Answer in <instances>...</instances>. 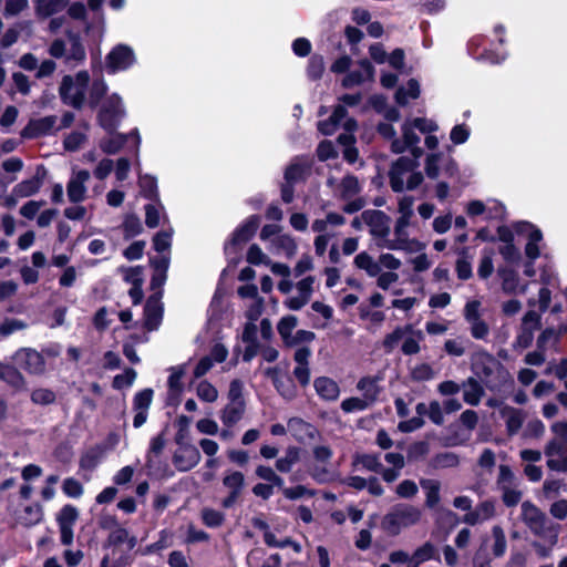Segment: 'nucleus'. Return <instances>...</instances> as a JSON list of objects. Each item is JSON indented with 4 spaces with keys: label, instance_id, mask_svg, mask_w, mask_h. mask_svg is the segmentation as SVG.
<instances>
[{
    "label": "nucleus",
    "instance_id": "5",
    "mask_svg": "<svg viewBox=\"0 0 567 567\" xmlns=\"http://www.w3.org/2000/svg\"><path fill=\"white\" fill-rule=\"evenodd\" d=\"M261 217L259 215H250L231 233L228 240L224 244V254L237 252L236 247L243 248L256 235L260 226Z\"/></svg>",
    "mask_w": 567,
    "mask_h": 567
},
{
    "label": "nucleus",
    "instance_id": "34",
    "mask_svg": "<svg viewBox=\"0 0 567 567\" xmlns=\"http://www.w3.org/2000/svg\"><path fill=\"white\" fill-rule=\"evenodd\" d=\"M79 515V509L74 505L65 504L56 514L58 526L74 527Z\"/></svg>",
    "mask_w": 567,
    "mask_h": 567
},
{
    "label": "nucleus",
    "instance_id": "3",
    "mask_svg": "<svg viewBox=\"0 0 567 567\" xmlns=\"http://www.w3.org/2000/svg\"><path fill=\"white\" fill-rule=\"evenodd\" d=\"M90 83V74L87 71H80L75 79L65 75L60 85V96L62 101L74 109L80 110L85 101V93Z\"/></svg>",
    "mask_w": 567,
    "mask_h": 567
},
{
    "label": "nucleus",
    "instance_id": "28",
    "mask_svg": "<svg viewBox=\"0 0 567 567\" xmlns=\"http://www.w3.org/2000/svg\"><path fill=\"white\" fill-rule=\"evenodd\" d=\"M300 460V447L289 446L286 450V455L276 461L275 467L280 473H289L292 466Z\"/></svg>",
    "mask_w": 567,
    "mask_h": 567
},
{
    "label": "nucleus",
    "instance_id": "46",
    "mask_svg": "<svg viewBox=\"0 0 567 567\" xmlns=\"http://www.w3.org/2000/svg\"><path fill=\"white\" fill-rule=\"evenodd\" d=\"M516 485V477L513 473L509 465L501 464L499 473L496 481L497 489H502L504 487H512Z\"/></svg>",
    "mask_w": 567,
    "mask_h": 567
},
{
    "label": "nucleus",
    "instance_id": "4",
    "mask_svg": "<svg viewBox=\"0 0 567 567\" xmlns=\"http://www.w3.org/2000/svg\"><path fill=\"white\" fill-rule=\"evenodd\" d=\"M124 116L122 99L114 93L101 106L97 113V123L107 134H114Z\"/></svg>",
    "mask_w": 567,
    "mask_h": 567
},
{
    "label": "nucleus",
    "instance_id": "42",
    "mask_svg": "<svg viewBox=\"0 0 567 567\" xmlns=\"http://www.w3.org/2000/svg\"><path fill=\"white\" fill-rule=\"evenodd\" d=\"M421 486L427 489L425 505L430 508H433L440 502V483L430 480L421 481Z\"/></svg>",
    "mask_w": 567,
    "mask_h": 567
},
{
    "label": "nucleus",
    "instance_id": "52",
    "mask_svg": "<svg viewBox=\"0 0 567 567\" xmlns=\"http://www.w3.org/2000/svg\"><path fill=\"white\" fill-rule=\"evenodd\" d=\"M355 463L362 464L364 468L374 473H380L382 471V464L375 454H358L354 458V464Z\"/></svg>",
    "mask_w": 567,
    "mask_h": 567
},
{
    "label": "nucleus",
    "instance_id": "56",
    "mask_svg": "<svg viewBox=\"0 0 567 567\" xmlns=\"http://www.w3.org/2000/svg\"><path fill=\"white\" fill-rule=\"evenodd\" d=\"M358 389L364 392V398L373 402L378 395L375 380L370 377H363L358 382Z\"/></svg>",
    "mask_w": 567,
    "mask_h": 567
},
{
    "label": "nucleus",
    "instance_id": "1",
    "mask_svg": "<svg viewBox=\"0 0 567 567\" xmlns=\"http://www.w3.org/2000/svg\"><path fill=\"white\" fill-rule=\"evenodd\" d=\"M421 511L410 504L399 503L382 517L380 527L390 537H396L402 529L416 525L421 519Z\"/></svg>",
    "mask_w": 567,
    "mask_h": 567
},
{
    "label": "nucleus",
    "instance_id": "12",
    "mask_svg": "<svg viewBox=\"0 0 567 567\" xmlns=\"http://www.w3.org/2000/svg\"><path fill=\"white\" fill-rule=\"evenodd\" d=\"M265 375L271 380L272 385L282 398L291 400L297 395L293 379L288 374H282L278 367L267 368Z\"/></svg>",
    "mask_w": 567,
    "mask_h": 567
},
{
    "label": "nucleus",
    "instance_id": "21",
    "mask_svg": "<svg viewBox=\"0 0 567 567\" xmlns=\"http://www.w3.org/2000/svg\"><path fill=\"white\" fill-rule=\"evenodd\" d=\"M466 388L463 393V400L465 403L476 406L480 404L482 396L484 395V388L473 377H470L464 383Z\"/></svg>",
    "mask_w": 567,
    "mask_h": 567
},
{
    "label": "nucleus",
    "instance_id": "23",
    "mask_svg": "<svg viewBox=\"0 0 567 567\" xmlns=\"http://www.w3.org/2000/svg\"><path fill=\"white\" fill-rule=\"evenodd\" d=\"M140 194L142 197L158 203L159 202V193L157 186L156 177L152 175L141 176L138 179Z\"/></svg>",
    "mask_w": 567,
    "mask_h": 567
},
{
    "label": "nucleus",
    "instance_id": "47",
    "mask_svg": "<svg viewBox=\"0 0 567 567\" xmlns=\"http://www.w3.org/2000/svg\"><path fill=\"white\" fill-rule=\"evenodd\" d=\"M316 154L320 162H327L338 157V152L330 140L321 141L317 146Z\"/></svg>",
    "mask_w": 567,
    "mask_h": 567
},
{
    "label": "nucleus",
    "instance_id": "7",
    "mask_svg": "<svg viewBox=\"0 0 567 567\" xmlns=\"http://www.w3.org/2000/svg\"><path fill=\"white\" fill-rule=\"evenodd\" d=\"M542 328V317L535 310H528L523 319L514 348L527 349L533 344L534 332Z\"/></svg>",
    "mask_w": 567,
    "mask_h": 567
},
{
    "label": "nucleus",
    "instance_id": "64",
    "mask_svg": "<svg viewBox=\"0 0 567 567\" xmlns=\"http://www.w3.org/2000/svg\"><path fill=\"white\" fill-rule=\"evenodd\" d=\"M305 168L301 164L295 163L286 167L284 178L286 183L295 184L303 178Z\"/></svg>",
    "mask_w": 567,
    "mask_h": 567
},
{
    "label": "nucleus",
    "instance_id": "61",
    "mask_svg": "<svg viewBox=\"0 0 567 567\" xmlns=\"http://www.w3.org/2000/svg\"><path fill=\"white\" fill-rule=\"evenodd\" d=\"M499 254L504 258L505 261L509 264H517L522 259V255L519 249L515 246L514 243L503 245L498 248Z\"/></svg>",
    "mask_w": 567,
    "mask_h": 567
},
{
    "label": "nucleus",
    "instance_id": "48",
    "mask_svg": "<svg viewBox=\"0 0 567 567\" xmlns=\"http://www.w3.org/2000/svg\"><path fill=\"white\" fill-rule=\"evenodd\" d=\"M246 260L254 266H259L262 264L268 266L271 262L257 244H252L248 248Z\"/></svg>",
    "mask_w": 567,
    "mask_h": 567
},
{
    "label": "nucleus",
    "instance_id": "9",
    "mask_svg": "<svg viewBox=\"0 0 567 567\" xmlns=\"http://www.w3.org/2000/svg\"><path fill=\"white\" fill-rule=\"evenodd\" d=\"M223 485L228 489V494L223 498L221 506L228 509L231 508L243 495L245 475L239 471H231L223 477Z\"/></svg>",
    "mask_w": 567,
    "mask_h": 567
},
{
    "label": "nucleus",
    "instance_id": "2",
    "mask_svg": "<svg viewBox=\"0 0 567 567\" xmlns=\"http://www.w3.org/2000/svg\"><path fill=\"white\" fill-rule=\"evenodd\" d=\"M32 495L33 486L28 483H22L18 493L10 499V506L16 523L24 527H32L35 524V502L32 499Z\"/></svg>",
    "mask_w": 567,
    "mask_h": 567
},
{
    "label": "nucleus",
    "instance_id": "8",
    "mask_svg": "<svg viewBox=\"0 0 567 567\" xmlns=\"http://www.w3.org/2000/svg\"><path fill=\"white\" fill-rule=\"evenodd\" d=\"M163 291H155L148 296L145 301L143 316H144V328L147 331H155L159 328L163 316L164 305L162 303Z\"/></svg>",
    "mask_w": 567,
    "mask_h": 567
},
{
    "label": "nucleus",
    "instance_id": "45",
    "mask_svg": "<svg viewBox=\"0 0 567 567\" xmlns=\"http://www.w3.org/2000/svg\"><path fill=\"white\" fill-rule=\"evenodd\" d=\"M492 535L494 537L493 555L495 557H502L506 551V537L504 529L499 525H495L492 528Z\"/></svg>",
    "mask_w": 567,
    "mask_h": 567
},
{
    "label": "nucleus",
    "instance_id": "41",
    "mask_svg": "<svg viewBox=\"0 0 567 567\" xmlns=\"http://www.w3.org/2000/svg\"><path fill=\"white\" fill-rule=\"evenodd\" d=\"M543 240L542 230H533L529 239L525 245V255L529 260H536L540 256L539 241Z\"/></svg>",
    "mask_w": 567,
    "mask_h": 567
},
{
    "label": "nucleus",
    "instance_id": "20",
    "mask_svg": "<svg viewBox=\"0 0 567 567\" xmlns=\"http://www.w3.org/2000/svg\"><path fill=\"white\" fill-rule=\"evenodd\" d=\"M13 361L17 369H21L30 374L35 371V351L30 348H23L16 352Z\"/></svg>",
    "mask_w": 567,
    "mask_h": 567
},
{
    "label": "nucleus",
    "instance_id": "55",
    "mask_svg": "<svg viewBox=\"0 0 567 567\" xmlns=\"http://www.w3.org/2000/svg\"><path fill=\"white\" fill-rule=\"evenodd\" d=\"M442 158V153H431L425 159V174L431 179H436L440 174L439 162Z\"/></svg>",
    "mask_w": 567,
    "mask_h": 567
},
{
    "label": "nucleus",
    "instance_id": "27",
    "mask_svg": "<svg viewBox=\"0 0 567 567\" xmlns=\"http://www.w3.org/2000/svg\"><path fill=\"white\" fill-rule=\"evenodd\" d=\"M498 276L502 279V289L505 293H515L519 284V277L515 269L503 267L498 268Z\"/></svg>",
    "mask_w": 567,
    "mask_h": 567
},
{
    "label": "nucleus",
    "instance_id": "49",
    "mask_svg": "<svg viewBox=\"0 0 567 567\" xmlns=\"http://www.w3.org/2000/svg\"><path fill=\"white\" fill-rule=\"evenodd\" d=\"M197 395L204 402H214L217 400V389L207 380H203L197 385Z\"/></svg>",
    "mask_w": 567,
    "mask_h": 567
},
{
    "label": "nucleus",
    "instance_id": "13",
    "mask_svg": "<svg viewBox=\"0 0 567 567\" xmlns=\"http://www.w3.org/2000/svg\"><path fill=\"white\" fill-rule=\"evenodd\" d=\"M178 446L179 451L174 453L173 463L179 472L190 471L200 461L199 450L189 442Z\"/></svg>",
    "mask_w": 567,
    "mask_h": 567
},
{
    "label": "nucleus",
    "instance_id": "44",
    "mask_svg": "<svg viewBox=\"0 0 567 567\" xmlns=\"http://www.w3.org/2000/svg\"><path fill=\"white\" fill-rule=\"evenodd\" d=\"M154 396V391L151 388H145L135 393L133 398V410L148 411Z\"/></svg>",
    "mask_w": 567,
    "mask_h": 567
},
{
    "label": "nucleus",
    "instance_id": "6",
    "mask_svg": "<svg viewBox=\"0 0 567 567\" xmlns=\"http://www.w3.org/2000/svg\"><path fill=\"white\" fill-rule=\"evenodd\" d=\"M135 62L134 51L126 44L115 45L105 56V65L109 74H115L131 68Z\"/></svg>",
    "mask_w": 567,
    "mask_h": 567
},
{
    "label": "nucleus",
    "instance_id": "58",
    "mask_svg": "<svg viewBox=\"0 0 567 567\" xmlns=\"http://www.w3.org/2000/svg\"><path fill=\"white\" fill-rule=\"evenodd\" d=\"M24 328H27V323L22 320L7 318L0 323V334L2 337H8L16 331L23 330Z\"/></svg>",
    "mask_w": 567,
    "mask_h": 567
},
{
    "label": "nucleus",
    "instance_id": "40",
    "mask_svg": "<svg viewBox=\"0 0 567 567\" xmlns=\"http://www.w3.org/2000/svg\"><path fill=\"white\" fill-rule=\"evenodd\" d=\"M127 529L123 526H118L115 529L111 530L107 535L106 539L102 544L103 549L116 548L120 545L125 543L127 539Z\"/></svg>",
    "mask_w": 567,
    "mask_h": 567
},
{
    "label": "nucleus",
    "instance_id": "59",
    "mask_svg": "<svg viewBox=\"0 0 567 567\" xmlns=\"http://www.w3.org/2000/svg\"><path fill=\"white\" fill-rule=\"evenodd\" d=\"M430 451V445L426 441H417L412 443L408 449V460L415 461L425 456Z\"/></svg>",
    "mask_w": 567,
    "mask_h": 567
},
{
    "label": "nucleus",
    "instance_id": "16",
    "mask_svg": "<svg viewBox=\"0 0 567 567\" xmlns=\"http://www.w3.org/2000/svg\"><path fill=\"white\" fill-rule=\"evenodd\" d=\"M502 417H506V431L508 435H515L522 427L524 415L520 410L509 405H504L499 410Z\"/></svg>",
    "mask_w": 567,
    "mask_h": 567
},
{
    "label": "nucleus",
    "instance_id": "51",
    "mask_svg": "<svg viewBox=\"0 0 567 567\" xmlns=\"http://www.w3.org/2000/svg\"><path fill=\"white\" fill-rule=\"evenodd\" d=\"M58 117L55 115H49L38 118V136L50 135L58 132Z\"/></svg>",
    "mask_w": 567,
    "mask_h": 567
},
{
    "label": "nucleus",
    "instance_id": "33",
    "mask_svg": "<svg viewBox=\"0 0 567 567\" xmlns=\"http://www.w3.org/2000/svg\"><path fill=\"white\" fill-rule=\"evenodd\" d=\"M107 85L103 79L93 80L89 92V106L94 110L106 95Z\"/></svg>",
    "mask_w": 567,
    "mask_h": 567
},
{
    "label": "nucleus",
    "instance_id": "53",
    "mask_svg": "<svg viewBox=\"0 0 567 567\" xmlns=\"http://www.w3.org/2000/svg\"><path fill=\"white\" fill-rule=\"evenodd\" d=\"M62 491L68 497L79 498L83 495L84 488L76 478L68 477L63 481Z\"/></svg>",
    "mask_w": 567,
    "mask_h": 567
},
{
    "label": "nucleus",
    "instance_id": "26",
    "mask_svg": "<svg viewBox=\"0 0 567 567\" xmlns=\"http://www.w3.org/2000/svg\"><path fill=\"white\" fill-rule=\"evenodd\" d=\"M110 138L102 140L100 148L107 155H114L118 153L127 142V135L115 131L114 134H110Z\"/></svg>",
    "mask_w": 567,
    "mask_h": 567
},
{
    "label": "nucleus",
    "instance_id": "15",
    "mask_svg": "<svg viewBox=\"0 0 567 567\" xmlns=\"http://www.w3.org/2000/svg\"><path fill=\"white\" fill-rule=\"evenodd\" d=\"M313 386L317 394L326 401H336L339 398L340 389L338 383L328 377L317 378Z\"/></svg>",
    "mask_w": 567,
    "mask_h": 567
},
{
    "label": "nucleus",
    "instance_id": "18",
    "mask_svg": "<svg viewBox=\"0 0 567 567\" xmlns=\"http://www.w3.org/2000/svg\"><path fill=\"white\" fill-rule=\"evenodd\" d=\"M68 39L70 42V49L65 55V60L68 62L69 61H74L76 63L83 62L86 58V52H85V48L82 43L80 33L69 31Z\"/></svg>",
    "mask_w": 567,
    "mask_h": 567
},
{
    "label": "nucleus",
    "instance_id": "32",
    "mask_svg": "<svg viewBox=\"0 0 567 567\" xmlns=\"http://www.w3.org/2000/svg\"><path fill=\"white\" fill-rule=\"evenodd\" d=\"M122 229L126 240L141 235L143 226L140 217L134 213L127 214L123 220Z\"/></svg>",
    "mask_w": 567,
    "mask_h": 567
},
{
    "label": "nucleus",
    "instance_id": "22",
    "mask_svg": "<svg viewBox=\"0 0 567 567\" xmlns=\"http://www.w3.org/2000/svg\"><path fill=\"white\" fill-rule=\"evenodd\" d=\"M460 457L454 452H441L433 455L429 462L432 470L453 468L458 466Z\"/></svg>",
    "mask_w": 567,
    "mask_h": 567
},
{
    "label": "nucleus",
    "instance_id": "14",
    "mask_svg": "<svg viewBox=\"0 0 567 567\" xmlns=\"http://www.w3.org/2000/svg\"><path fill=\"white\" fill-rule=\"evenodd\" d=\"M90 178L87 169H80L75 176L72 177L66 185V194L71 203L78 204L85 198L86 187L85 182Z\"/></svg>",
    "mask_w": 567,
    "mask_h": 567
},
{
    "label": "nucleus",
    "instance_id": "10",
    "mask_svg": "<svg viewBox=\"0 0 567 567\" xmlns=\"http://www.w3.org/2000/svg\"><path fill=\"white\" fill-rule=\"evenodd\" d=\"M522 519L534 535L545 536L546 515L530 501L522 504Z\"/></svg>",
    "mask_w": 567,
    "mask_h": 567
},
{
    "label": "nucleus",
    "instance_id": "17",
    "mask_svg": "<svg viewBox=\"0 0 567 567\" xmlns=\"http://www.w3.org/2000/svg\"><path fill=\"white\" fill-rule=\"evenodd\" d=\"M35 193V179H27L16 185L11 194L6 198V205L13 207L17 203L25 197L32 196Z\"/></svg>",
    "mask_w": 567,
    "mask_h": 567
},
{
    "label": "nucleus",
    "instance_id": "11",
    "mask_svg": "<svg viewBox=\"0 0 567 567\" xmlns=\"http://www.w3.org/2000/svg\"><path fill=\"white\" fill-rule=\"evenodd\" d=\"M363 221L370 227V234L377 238H386L390 234V217L379 209H368L361 214Z\"/></svg>",
    "mask_w": 567,
    "mask_h": 567
},
{
    "label": "nucleus",
    "instance_id": "50",
    "mask_svg": "<svg viewBox=\"0 0 567 567\" xmlns=\"http://www.w3.org/2000/svg\"><path fill=\"white\" fill-rule=\"evenodd\" d=\"M136 378V371L133 368H126L123 373L116 374L112 381L115 390L131 386Z\"/></svg>",
    "mask_w": 567,
    "mask_h": 567
},
{
    "label": "nucleus",
    "instance_id": "24",
    "mask_svg": "<svg viewBox=\"0 0 567 567\" xmlns=\"http://www.w3.org/2000/svg\"><path fill=\"white\" fill-rule=\"evenodd\" d=\"M406 333H414L413 326L410 323L404 327L399 326L391 333H388L382 341L384 352L391 353Z\"/></svg>",
    "mask_w": 567,
    "mask_h": 567
},
{
    "label": "nucleus",
    "instance_id": "29",
    "mask_svg": "<svg viewBox=\"0 0 567 567\" xmlns=\"http://www.w3.org/2000/svg\"><path fill=\"white\" fill-rule=\"evenodd\" d=\"M165 444H166L165 431H162L156 436L151 439L150 447L147 450L146 457H145L146 458L145 466L148 470H152L154 467L153 457L162 454V452L165 447Z\"/></svg>",
    "mask_w": 567,
    "mask_h": 567
},
{
    "label": "nucleus",
    "instance_id": "19",
    "mask_svg": "<svg viewBox=\"0 0 567 567\" xmlns=\"http://www.w3.org/2000/svg\"><path fill=\"white\" fill-rule=\"evenodd\" d=\"M429 560H441L435 546L431 542L424 543L414 550L411 557V566L409 567H419L421 564Z\"/></svg>",
    "mask_w": 567,
    "mask_h": 567
},
{
    "label": "nucleus",
    "instance_id": "36",
    "mask_svg": "<svg viewBox=\"0 0 567 567\" xmlns=\"http://www.w3.org/2000/svg\"><path fill=\"white\" fill-rule=\"evenodd\" d=\"M467 254H468L467 247H463L458 250V255L461 257L456 260L455 270H456L457 278L460 280H468L473 276L472 265L466 259Z\"/></svg>",
    "mask_w": 567,
    "mask_h": 567
},
{
    "label": "nucleus",
    "instance_id": "62",
    "mask_svg": "<svg viewBox=\"0 0 567 567\" xmlns=\"http://www.w3.org/2000/svg\"><path fill=\"white\" fill-rule=\"evenodd\" d=\"M369 406V403L360 398L351 396L344 399L341 403V409L344 413H351L354 411H363Z\"/></svg>",
    "mask_w": 567,
    "mask_h": 567
},
{
    "label": "nucleus",
    "instance_id": "30",
    "mask_svg": "<svg viewBox=\"0 0 567 567\" xmlns=\"http://www.w3.org/2000/svg\"><path fill=\"white\" fill-rule=\"evenodd\" d=\"M0 381H3L17 389L23 385V378L19 370L2 362H0Z\"/></svg>",
    "mask_w": 567,
    "mask_h": 567
},
{
    "label": "nucleus",
    "instance_id": "38",
    "mask_svg": "<svg viewBox=\"0 0 567 567\" xmlns=\"http://www.w3.org/2000/svg\"><path fill=\"white\" fill-rule=\"evenodd\" d=\"M416 167H419L417 161L411 159V157L408 156H400L392 163L389 173L403 176L405 173L412 172Z\"/></svg>",
    "mask_w": 567,
    "mask_h": 567
},
{
    "label": "nucleus",
    "instance_id": "63",
    "mask_svg": "<svg viewBox=\"0 0 567 567\" xmlns=\"http://www.w3.org/2000/svg\"><path fill=\"white\" fill-rule=\"evenodd\" d=\"M310 475L319 484L331 483L336 480V473L324 466H315Z\"/></svg>",
    "mask_w": 567,
    "mask_h": 567
},
{
    "label": "nucleus",
    "instance_id": "25",
    "mask_svg": "<svg viewBox=\"0 0 567 567\" xmlns=\"http://www.w3.org/2000/svg\"><path fill=\"white\" fill-rule=\"evenodd\" d=\"M245 412V402L238 401L237 403H230L225 406L221 413V422L224 425L231 427L240 421Z\"/></svg>",
    "mask_w": 567,
    "mask_h": 567
},
{
    "label": "nucleus",
    "instance_id": "43",
    "mask_svg": "<svg viewBox=\"0 0 567 567\" xmlns=\"http://www.w3.org/2000/svg\"><path fill=\"white\" fill-rule=\"evenodd\" d=\"M413 203L414 198L412 196H404L400 199L399 213L401 216L399 217V227L410 224V219L413 216Z\"/></svg>",
    "mask_w": 567,
    "mask_h": 567
},
{
    "label": "nucleus",
    "instance_id": "35",
    "mask_svg": "<svg viewBox=\"0 0 567 567\" xmlns=\"http://www.w3.org/2000/svg\"><path fill=\"white\" fill-rule=\"evenodd\" d=\"M297 324L298 319L296 316L292 315L282 317L277 324L278 333L280 334L287 347L290 343V340L292 339L291 333L292 330L297 327Z\"/></svg>",
    "mask_w": 567,
    "mask_h": 567
},
{
    "label": "nucleus",
    "instance_id": "31",
    "mask_svg": "<svg viewBox=\"0 0 567 567\" xmlns=\"http://www.w3.org/2000/svg\"><path fill=\"white\" fill-rule=\"evenodd\" d=\"M307 78L312 81H319L322 79V75L324 73V60L321 54H312L310 59L308 60L307 64Z\"/></svg>",
    "mask_w": 567,
    "mask_h": 567
},
{
    "label": "nucleus",
    "instance_id": "37",
    "mask_svg": "<svg viewBox=\"0 0 567 567\" xmlns=\"http://www.w3.org/2000/svg\"><path fill=\"white\" fill-rule=\"evenodd\" d=\"M200 516L203 524L209 528L220 527L225 522V514L210 507H204Z\"/></svg>",
    "mask_w": 567,
    "mask_h": 567
},
{
    "label": "nucleus",
    "instance_id": "54",
    "mask_svg": "<svg viewBox=\"0 0 567 567\" xmlns=\"http://www.w3.org/2000/svg\"><path fill=\"white\" fill-rule=\"evenodd\" d=\"M86 141L85 133L73 131L70 134H68L63 141L64 150L68 152H75L78 151L81 145Z\"/></svg>",
    "mask_w": 567,
    "mask_h": 567
},
{
    "label": "nucleus",
    "instance_id": "39",
    "mask_svg": "<svg viewBox=\"0 0 567 567\" xmlns=\"http://www.w3.org/2000/svg\"><path fill=\"white\" fill-rule=\"evenodd\" d=\"M190 422L192 419L184 414L179 415L175 420V426L177 427V432L175 434V443L177 445H183L184 443L188 442Z\"/></svg>",
    "mask_w": 567,
    "mask_h": 567
},
{
    "label": "nucleus",
    "instance_id": "60",
    "mask_svg": "<svg viewBox=\"0 0 567 567\" xmlns=\"http://www.w3.org/2000/svg\"><path fill=\"white\" fill-rule=\"evenodd\" d=\"M499 491L502 492V501L506 507H515L523 496V493L514 488V486L504 487Z\"/></svg>",
    "mask_w": 567,
    "mask_h": 567
},
{
    "label": "nucleus",
    "instance_id": "57",
    "mask_svg": "<svg viewBox=\"0 0 567 567\" xmlns=\"http://www.w3.org/2000/svg\"><path fill=\"white\" fill-rule=\"evenodd\" d=\"M172 246V234L165 230L156 233L153 237V248L157 252L169 250Z\"/></svg>",
    "mask_w": 567,
    "mask_h": 567
}]
</instances>
